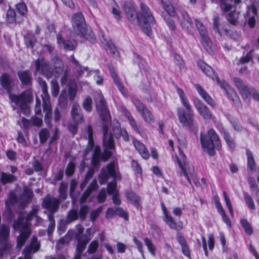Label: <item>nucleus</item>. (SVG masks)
<instances>
[{"instance_id": "obj_1", "label": "nucleus", "mask_w": 259, "mask_h": 259, "mask_svg": "<svg viewBox=\"0 0 259 259\" xmlns=\"http://www.w3.org/2000/svg\"><path fill=\"white\" fill-rule=\"evenodd\" d=\"M95 100L97 110L104 121L102 130L104 151L103 153H101L100 148L95 147L93 155L92 162L94 165H96L101 159L106 161L111 156L112 153L111 150L114 148V143L112 135L108 134L109 123H110L111 116L103 95L101 93H98L95 97Z\"/></svg>"}, {"instance_id": "obj_2", "label": "nucleus", "mask_w": 259, "mask_h": 259, "mask_svg": "<svg viewBox=\"0 0 259 259\" xmlns=\"http://www.w3.org/2000/svg\"><path fill=\"white\" fill-rule=\"evenodd\" d=\"M123 8L128 20L132 23H138L143 31L149 35L151 34L150 25L155 23V19L145 4L141 3V13H136L133 6L129 3H125Z\"/></svg>"}, {"instance_id": "obj_3", "label": "nucleus", "mask_w": 259, "mask_h": 259, "mask_svg": "<svg viewBox=\"0 0 259 259\" xmlns=\"http://www.w3.org/2000/svg\"><path fill=\"white\" fill-rule=\"evenodd\" d=\"M177 93L180 97L182 103L185 109L181 108L177 109V114L182 125L190 130L197 131V125L194 119V114L184 91L181 88H177Z\"/></svg>"}, {"instance_id": "obj_4", "label": "nucleus", "mask_w": 259, "mask_h": 259, "mask_svg": "<svg viewBox=\"0 0 259 259\" xmlns=\"http://www.w3.org/2000/svg\"><path fill=\"white\" fill-rule=\"evenodd\" d=\"M198 65L208 77L211 78L213 80H215L227 94L230 95V97L233 102H235L238 106H241L240 101L236 93L226 81L224 80L221 81L219 79L217 74L210 66L202 60H199L198 62Z\"/></svg>"}, {"instance_id": "obj_5", "label": "nucleus", "mask_w": 259, "mask_h": 259, "mask_svg": "<svg viewBox=\"0 0 259 259\" xmlns=\"http://www.w3.org/2000/svg\"><path fill=\"white\" fill-rule=\"evenodd\" d=\"M73 28L75 33L81 37H84L92 43L96 41V38L90 28H88L84 18L81 13L74 14L72 19Z\"/></svg>"}, {"instance_id": "obj_6", "label": "nucleus", "mask_w": 259, "mask_h": 259, "mask_svg": "<svg viewBox=\"0 0 259 259\" xmlns=\"http://www.w3.org/2000/svg\"><path fill=\"white\" fill-rule=\"evenodd\" d=\"M31 220V211L26 218L22 215L20 216L13 224L14 229L15 230H19L20 232L17 239V245L19 247H21L24 245L31 234L30 229Z\"/></svg>"}, {"instance_id": "obj_7", "label": "nucleus", "mask_w": 259, "mask_h": 259, "mask_svg": "<svg viewBox=\"0 0 259 259\" xmlns=\"http://www.w3.org/2000/svg\"><path fill=\"white\" fill-rule=\"evenodd\" d=\"M200 141L202 147L210 156H213L215 154V149L219 150L221 148V143L219 137L212 128L209 129L205 135L201 133Z\"/></svg>"}, {"instance_id": "obj_8", "label": "nucleus", "mask_w": 259, "mask_h": 259, "mask_svg": "<svg viewBox=\"0 0 259 259\" xmlns=\"http://www.w3.org/2000/svg\"><path fill=\"white\" fill-rule=\"evenodd\" d=\"M11 101L15 103L25 115L30 114V104L32 99V92L31 89L25 90L18 95L10 94Z\"/></svg>"}, {"instance_id": "obj_9", "label": "nucleus", "mask_w": 259, "mask_h": 259, "mask_svg": "<svg viewBox=\"0 0 259 259\" xmlns=\"http://www.w3.org/2000/svg\"><path fill=\"white\" fill-rule=\"evenodd\" d=\"M234 82L245 101L249 102V96H252L253 99L259 102V93L254 88L245 84L239 78L235 77Z\"/></svg>"}, {"instance_id": "obj_10", "label": "nucleus", "mask_w": 259, "mask_h": 259, "mask_svg": "<svg viewBox=\"0 0 259 259\" xmlns=\"http://www.w3.org/2000/svg\"><path fill=\"white\" fill-rule=\"evenodd\" d=\"M38 81L41 88L43 93L42 98L43 100V109L45 112V121L48 125H51L52 116V106L50 103V97L48 93L47 85L46 81L40 78H38Z\"/></svg>"}, {"instance_id": "obj_11", "label": "nucleus", "mask_w": 259, "mask_h": 259, "mask_svg": "<svg viewBox=\"0 0 259 259\" xmlns=\"http://www.w3.org/2000/svg\"><path fill=\"white\" fill-rule=\"evenodd\" d=\"M31 194V190L27 187H24L23 192L19 198H18L14 193L11 192L9 199L6 201V204L8 206L9 204H18L21 207H23L30 200Z\"/></svg>"}, {"instance_id": "obj_12", "label": "nucleus", "mask_w": 259, "mask_h": 259, "mask_svg": "<svg viewBox=\"0 0 259 259\" xmlns=\"http://www.w3.org/2000/svg\"><path fill=\"white\" fill-rule=\"evenodd\" d=\"M89 211V207L87 205H81L79 211L77 209H72L69 211L66 217V222L67 224L71 223L78 219L81 221H84Z\"/></svg>"}, {"instance_id": "obj_13", "label": "nucleus", "mask_w": 259, "mask_h": 259, "mask_svg": "<svg viewBox=\"0 0 259 259\" xmlns=\"http://www.w3.org/2000/svg\"><path fill=\"white\" fill-rule=\"evenodd\" d=\"M36 71L44 75L49 79L53 76V70L51 67L49 62L45 58H41L37 59L35 62Z\"/></svg>"}, {"instance_id": "obj_14", "label": "nucleus", "mask_w": 259, "mask_h": 259, "mask_svg": "<svg viewBox=\"0 0 259 259\" xmlns=\"http://www.w3.org/2000/svg\"><path fill=\"white\" fill-rule=\"evenodd\" d=\"M59 205V200L49 194L47 195L42 200V206L49 211V214H53L56 212L58 210Z\"/></svg>"}, {"instance_id": "obj_15", "label": "nucleus", "mask_w": 259, "mask_h": 259, "mask_svg": "<svg viewBox=\"0 0 259 259\" xmlns=\"http://www.w3.org/2000/svg\"><path fill=\"white\" fill-rule=\"evenodd\" d=\"M110 177L117 178V173L115 170V164L113 162L110 163L106 167L102 169L99 176L100 184H104Z\"/></svg>"}, {"instance_id": "obj_16", "label": "nucleus", "mask_w": 259, "mask_h": 259, "mask_svg": "<svg viewBox=\"0 0 259 259\" xmlns=\"http://www.w3.org/2000/svg\"><path fill=\"white\" fill-rule=\"evenodd\" d=\"M194 105L199 114L204 119H213L214 117L208 108L199 99H196L194 101Z\"/></svg>"}, {"instance_id": "obj_17", "label": "nucleus", "mask_w": 259, "mask_h": 259, "mask_svg": "<svg viewBox=\"0 0 259 259\" xmlns=\"http://www.w3.org/2000/svg\"><path fill=\"white\" fill-rule=\"evenodd\" d=\"M52 64V69L53 70V75L59 76L64 71L66 67L62 59L58 56H55L51 59Z\"/></svg>"}, {"instance_id": "obj_18", "label": "nucleus", "mask_w": 259, "mask_h": 259, "mask_svg": "<svg viewBox=\"0 0 259 259\" xmlns=\"http://www.w3.org/2000/svg\"><path fill=\"white\" fill-rule=\"evenodd\" d=\"M177 161L183 175L186 178L188 183L191 184V177H193L195 175L193 166L189 163H187L186 162H184L183 164L179 158H178Z\"/></svg>"}, {"instance_id": "obj_19", "label": "nucleus", "mask_w": 259, "mask_h": 259, "mask_svg": "<svg viewBox=\"0 0 259 259\" xmlns=\"http://www.w3.org/2000/svg\"><path fill=\"white\" fill-rule=\"evenodd\" d=\"M180 14L181 15L178 17L180 25L184 30L190 33L192 28L191 19L189 18L188 13L184 10H181Z\"/></svg>"}, {"instance_id": "obj_20", "label": "nucleus", "mask_w": 259, "mask_h": 259, "mask_svg": "<svg viewBox=\"0 0 259 259\" xmlns=\"http://www.w3.org/2000/svg\"><path fill=\"white\" fill-rule=\"evenodd\" d=\"M113 134L116 138L122 137L124 140H129L128 135L126 131L124 129H121L119 122L117 120H114L112 122Z\"/></svg>"}, {"instance_id": "obj_21", "label": "nucleus", "mask_w": 259, "mask_h": 259, "mask_svg": "<svg viewBox=\"0 0 259 259\" xmlns=\"http://www.w3.org/2000/svg\"><path fill=\"white\" fill-rule=\"evenodd\" d=\"M57 38L58 44L62 49L66 51H73L76 48V42L65 39L61 34H58Z\"/></svg>"}, {"instance_id": "obj_22", "label": "nucleus", "mask_w": 259, "mask_h": 259, "mask_svg": "<svg viewBox=\"0 0 259 259\" xmlns=\"http://www.w3.org/2000/svg\"><path fill=\"white\" fill-rule=\"evenodd\" d=\"M76 238L77 240V244L75 254L81 256L82 252L85 249L86 246L90 239L87 235H77Z\"/></svg>"}, {"instance_id": "obj_23", "label": "nucleus", "mask_w": 259, "mask_h": 259, "mask_svg": "<svg viewBox=\"0 0 259 259\" xmlns=\"http://www.w3.org/2000/svg\"><path fill=\"white\" fill-rule=\"evenodd\" d=\"M35 113L36 116H33V125L40 127L42 125V114L41 113L40 101L37 97L36 98L35 106Z\"/></svg>"}, {"instance_id": "obj_24", "label": "nucleus", "mask_w": 259, "mask_h": 259, "mask_svg": "<svg viewBox=\"0 0 259 259\" xmlns=\"http://www.w3.org/2000/svg\"><path fill=\"white\" fill-rule=\"evenodd\" d=\"M84 134L87 136L88 140V144L84 151V156H86L88 153L93 150L94 147V138L93 134V128L91 125H88L84 130Z\"/></svg>"}, {"instance_id": "obj_25", "label": "nucleus", "mask_w": 259, "mask_h": 259, "mask_svg": "<svg viewBox=\"0 0 259 259\" xmlns=\"http://www.w3.org/2000/svg\"><path fill=\"white\" fill-rule=\"evenodd\" d=\"M71 113L72 119L76 123H80L83 121V116L80 106L77 103H74L72 105Z\"/></svg>"}, {"instance_id": "obj_26", "label": "nucleus", "mask_w": 259, "mask_h": 259, "mask_svg": "<svg viewBox=\"0 0 259 259\" xmlns=\"http://www.w3.org/2000/svg\"><path fill=\"white\" fill-rule=\"evenodd\" d=\"M133 144L135 148L143 158L147 159L149 158V152L143 143L138 140H135L133 141Z\"/></svg>"}, {"instance_id": "obj_27", "label": "nucleus", "mask_w": 259, "mask_h": 259, "mask_svg": "<svg viewBox=\"0 0 259 259\" xmlns=\"http://www.w3.org/2000/svg\"><path fill=\"white\" fill-rule=\"evenodd\" d=\"M195 88L199 95L208 105L213 107H214L215 106V104L214 101L210 97V96L203 90V89L200 85L196 84L195 85Z\"/></svg>"}, {"instance_id": "obj_28", "label": "nucleus", "mask_w": 259, "mask_h": 259, "mask_svg": "<svg viewBox=\"0 0 259 259\" xmlns=\"http://www.w3.org/2000/svg\"><path fill=\"white\" fill-rule=\"evenodd\" d=\"M98 184L97 181L96 180L93 181L85 191L82 194L79 199V202L81 204L84 203L92 191L96 190Z\"/></svg>"}, {"instance_id": "obj_29", "label": "nucleus", "mask_w": 259, "mask_h": 259, "mask_svg": "<svg viewBox=\"0 0 259 259\" xmlns=\"http://www.w3.org/2000/svg\"><path fill=\"white\" fill-rule=\"evenodd\" d=\"M109 70L110 71V73L111 74V76L114 80V82L117 85L119 90L121 92V93L124 95V96H127V94L124 88V87L122 85V83L120 81V79L118 78L117 74L114 71V69L112 67H109Z\"/></svg>"}, {"instance_id": "obj_30", "label": "nucleus", "mask_w": 259, "mask_h": 259, "mask_svg": "<svg viewBox=\"0 0 259 259\" xmlns=\"http://www.w3.org/2000/svg\"><path fill=\"white\" fill-rule=\"evenodd\" d=\"M164 221L172 229L180 230L183 228L182 223L178 224L170 215H167L165 217Z\"/></svg>"}, {"instance_id": "obj_31", "label": "nucleus", "mask_w": 259, "mask_h": 259, "mask_svg": "<svg viewBox=\"0 0 259 259\" xmlns=\"http://www.w3.org/2000/svg\"><path fill=\"white\" fill-rule=\"evenodd\" d=\"M102 44L104 45V48L106 50L110 51V53L115 57H119V52L116 50L114 45L111 41H107L105 40V42L103 41Z\"/></svg>"}, {"instance_id": "obj_32", "label": "nucleus", "mask_w": 259, "mask_h": 259, "mask_svg": "<svg viewBox=\"0 0 259 259\" xmlns=\"http://www.w3.org/2000/svg\"><path fill=\"white\" fill-rule=\"evenodd\" d=\"M127 198L137 207L140 205V198L133 191H128L126 193Z\"/></svg>"}, {"instance_id": "obj_33", "label": "nucleus", "mask_w": 259, "mask_h": 259, "mask_svg": "<svg viewBox=\"0 0 259 259\" xmlns=\"http://www.w3.org/2000/svg\"><path fill=\"white\" fill-rule=\"evenodd\" d=\"M202 43L205 50L209 54L213 52L212 42L207 35L201 37Z\"/></svg>"}, {"instance_id": "obj_34", "label": "nucleus", "mask_w": 259, "mask_h": 259, "mask_svg": "<svg viewBox=\"0 0 259 259\" xmlns=\"http://www.w3.org/2000/svg\"><path fill=\"white\" fill-rule=\"evenodd\" d=\"M161 3L162 4L164 9L170 16H175V11L173 7L170 5L168 0H161Z\"/></svg>"}, {"instance_id": "obj_35", "label": "nucleus", "mask_w": 259, "mask_h": 259, "mask_svg": "<svg viewBox=\"0 0 259 259\" xmlns=\"http://www.w3.org/2000/svg\"><path fill=\"white\" fill-rule=\"evenodd\" d=\"M239 14V12L236 11H231L227 17L228 21L230 24L236 25L238 22Z\"/></svg>"}, {"instance_id": "obj_36", "label": "nucleus", "mask_w": 259, "mask_h": 259, "mask_svg": "<svg viewBox=\"0 0 259 259\" xmlns=\"http://www.w3.org/2000/svg\"><path fill=\"white\" fill-rule=\"evenodd\" d=\"M20 79L23 84H27L31 80V76L27 71H22L18 72Z\"/></svg>"}, {"instance_id": "obj_37", "label": "nucleus", "mask_w": 259, "mask_h": 259, "mask_svg": "<svg viewBox=\"0 0 259 259\" xmlns=\"http://www.w3.org/2000/svg\"><path fill=\"white\" fill-rule=\"evenodd\" d=\"M1 180L3 184H6L16 181V178L13 175L3 172L2 174Z\"/></svg>"}, {"instance_id": "obj_38", "label": "nucleus", "mask_w": 259, "mask_h": 259, "mask_svg": "<svg viewBox=\"0 0 259 259\" xmlns=\"http://www.w3.org/2000/svg\"><path fill=\"white\" fill-rule=\"evenodd\" d=\"M141 114L146 122L148 123L154 122L153 115L147 108L141 113Z\"/></svg>"}, {"instance_id": "obj_39", "label": "nucleus", "mask_w": 259, "mask_h": 259, "mask_svg": "<svg viewBox=\"0 0 259 259\" xmlns=\"http://www.w3.org/2000/svg\"><path fill=\"white\" fill-rule=\"evenodd\" d=\"M68 96L70 100H74L77 93V85L75 83H71L68 88Z\"/></svg>"}, {"instance_id": "obj_40", "label": "nucleus", "mask_w": 259, "mask_h": 259, "mask_svg": "<svg viewBox=\"0 0 259 259\" xmlns=\"http://www.w3.org/2000/svg\"><path fill=\"white\" fill-rule=\"evenodd\" d=\"M12 81V78L7 74H4L3 75L2 84L4 88L9 90L10 88Z\"/></svg>"}, {"instance_id": "obj_41", "label": "nucleus", "mask_w": 259, "mask_h": 259, "mask_svg": "<svg viewBox=\"0 0 259 259\" xmlns=\"http://www.w3.org/2000/svg\"><path fill=\"white\" fill-rule=\"evenodd\" d=\"M246 154L247 156V166L250 169L253 170L255 166L253 156L250 151L249 150H246Z\"/></svg>"}, {"instance_id": "obj_42", "label": "nucleus", "mask_w": 259, "mask_h": 259, "mask_svg": "<svg viewBox=\"0 0 259 259\" xmlns=\"http://www.w3.org/2000/svg\"><path fill=\"white\" fill-rule=\"evenodd\" d=\"M49 136L50 132L48 130L45 128L41 129L39 133L40 142L41 144L46 143Z\"/></svg>"}, {"instance_id": "obj_43", "label": "nucleus", "mask_w": 259, "mask_h": 259, "mask_svg": "<svg viewBox=\"0 0 259 259\" xmlns=\"http://www.w3.org/2000/svg\"><path fill=\"white\" fill-rule=\"evenodd\" d=\"M240 223L245 232L249 235H251L253 233V230L248 222L245 219H241Z\"/></svg>"}, {"instance_id": "obj_44", "label": "nucleus", "mask_w": 259, "mask_h": 259, "mask_svg": "<svg viewBox=\"0 0 259 259\" xmlns=\"http://www.w3.org/2000/svg\"><path fill=\"white\" fill-rule=\"evenodd\" d=\"M71 240V237L69 235H65L61 238L57 242L56 247L58 249H60L63 245L68 244Z\"/></svg>"}, {"instance_id": "obj_45", "label": "nucleus", "mask_w": 259, "mask_h": 259, "mask_svg": "<svg viewBox=\"0 0 259 259\" xmlns=\"http://www.w3.org/2000/svg\"><path fill=\"white\" fill-rule=\"evenodd\" d=\"M48 220L50 222L48 228V233L49 235H51L55 227V221L54 218L53 214H49L48 215Z\"/></svg>"}, {"instance_id": "obj_46", "label": "nucleus", "mask_w": 259, "mask_h": 259, "mask_svg": "<svg viewBox=\"0 0 259 259\" xmlns=\"http://www.w3.org/2000/svg\"><path fill=\"white\" fill-rule=\"evenodd\" d=\"M24 254V259H31V254L32 252V241L30 243L29 245L26 247L23 251ZM18 259H23L22 257H19Z\"/></svg>"}, {"instance_id": "obj_47", "label": "nucleus", "mask_w": 259, "mask_h": 259, "mask_svg": "<svg viewBox=\"0 0 259 259\" xmlns=\"http://www.w3.org/2000/svg\"><path fill=\"white\" fill-rule=\"evenodd\" d=\"M107 190L108 193L109 194L113 195L114 194L118 193V191L116 190V182L115 180L108 184Z\"/></svg>"}, {"instance_id": "obj_48", "label": "nucleus", "mask_w": 259, "mask_h": 259, "mask_svg": "<svg viewBox=\"0 0 259 259\" xmlns=\"http://www.w3.org/2000/svg\"><path fill=\"white\" fill-rule=\"evenodd\" d=\"M196 25L198 30L199 32L201 37L206 35L207 34V30L205 26L203 25L202 22L199 21L197 20H195Z\"/></svg>"}, {"instance_id": "obj_49", "label": "nucleus", "mask_w": 259, "mask_h": 259, "mask_svg": "<svg viewBox=\"0 0 259 259\" xmlns=\"http://www.w3.org/2000/svg\"><path fill=\"white\" fill-rule=\"evenodd\" d=\"M248 182L251 189L255 192L256 196L259 198V188L256 185L255 180L252 177H249L248 178Z\"/></svg>"}, {"instance_id": "obj_50", "label": "nucleus", "mask_w": 259, "mask_h": 259, "mask_svg": "<svg viewBox=\"0 0 259 259\" xmlns=\"http://www.w3.org/2000/svg\"><path fill=\"white\" fill-rule=\"evenodd\" d=\"M133 102L136 107L137 109L140 113L147 108L144 104L137 98H133Z\"/></svg>"}, {"instance_id": "obj_51", "label": "nucleus", "mask_w": 259, "mask_h": 259, "mask_svg": "<svg viewBox=\"0 0 259 259\" xmlns=\"http://www.w3.org/2000/svg\"><path fill=\"white\" fill-rule=\"evenodd\" d=\"M244 196L248 207L251 209H254L255 208V205L251 196L246 192L244 193Z\"/></svg>"}, {"instance_id": "obj_52", "label": "nucleus", "mask_w": 259, "mask_h": 259, "mask_svg": "<svg viewBox=\"0 0 259 259\" xmlns=\"http://www.w3.org/2000/svg\"><path fill=\"white\" fill-rule=\"evenodd\" d=\"M145 243L147 246V248L150 253L153 255H155L156 248L151 240L148 238H146L144 239Z\"/></svg>"}, {"instance_id": "obj_53", "label": "nucleus", "mask_w": 259, "mask_h": 259, "mask_svg": "<svg viewBox=\"0 0 259 259\" xmlns=\"http://www.w3.org/2000/svg\"><path fill=\"white\" fill-rule=\"evenodd\" d=\"M92 99L90 97H87L82 103L83 108L88 112L92 111Z\"/></svg>"}, {"instance_id": "obj_54", "label": "nucleus", "mask_w": 259, "mask_h": 259, "mask_svg": "<svg viewBox=\"0 0 259 259\" xmlns=\"http://www.w3.org/2000/svg\"><path fill=\"white\" fill-rule=\"evenodd\" d=\"M253 52V50H251L249 51V52L244 56L242 57L239 59V62L241 64H245L249 62L252 59V53Z\"/></svg>"}, {"instance_id": "obj_55", "label": "nucleus", "mask_w": 259, "mask_h": 259, "mask_svg": "<svg viewBox=\"0 0 259 259\" xmlns=\"http://www.w3.org/2000/svg\"><path fill=\"white\" fill-rule=\"evenodd\" d=\"M99 247V243L97 241L94 240L89 244L87 252L89 254L94 253Z\"/></svg>"}, {"instance_id": "obj_56", "label": "nucleus", "mask_w": 259, "mask_h": 259, "mask_svg": "<svg viewBox=\"0 0 259 259\" xmlns=\"http://www.w3.org/2000/svg\"><path fill=\"white\" fill-rule=\"evenodd\" d=\"M7 17L8 21L9 23H12L14 22H17L16 19V13L14 10L9 9L7 12Z\"/></svg>"}, {"instance_id": "obj_57", "label": "nucleus", "mask_w": 259, "mask_h": 259, "mask_svg": "<svg viewBox=\"0 0 259 259\" xmlns=\"http://www.w3.org/2000/svg\"><path fill=\"white\" fill-rule=\"evenodd\" d=\"M52 92V95L54 97H57L59 92V86L56 80H52L51 81Z\"/></svg>"}, {"instance_id": "obj_58", "label": "nucleus", "mask_w": 259, "mask_h": 259, "mask_svg": "<svg viewBox=\"0 0 259 259\" xmlns=\"http://www.w3.org/2000/svg\"><path fill=\"white\" fill-rule=\"evenodd\" d=\"M102 207L100 206L95 210H93L90 214V220L94 222L96 219L99 216L100 213L102 211Z\"/></svg>"}, {"instance_id": "obj_59", "label": "nucleus", "mask_w": 259, "mask_h": 259, "mask_svg": "<svg viewBox=\"0 0 259 259\" xmlns=\"http://www.w3.org/2000/svg\"><path fill=\"white\" fill-rule=\"evenodd\" d=\"M220 7L225 12H228L232 8V6L227 0H220Z\"/></svg>"}, {"instance_id": "obj_60", "label": "nucleus", "mask_w": 259, "mask_h": 259, "mask_svg": "<svg viewBox=\"0 0 259 259\" xmlns=\"http://www.w3.org/2000/svg\"><path fill=\"white\" fill-rule=\"evenodd\" d=\"M17 11L21 15H24L27 12V9L26 5L24 3H20L16 6Z\"/></svg>"}, {"instance_id": "obj_61", "label": "nucleus", "mask_w": 259, "mask_h": 259, "mask_svg": "<svg viewBox=\"0 0 259 259\" xmlns=\"http://www.w3.org/2000/svg\"><path fill=\"white\" fill-rule=\"evenodd\" d=\"M58 104L61 108H65L67 105V99L66 95H61L58 98Z\"/></svg>"}, {"instance_id": "obj_62", "label": "nucleus", "mask_w": 259, "mask_h": 259, "mask_svg": "<svg viewBox=\"0 0 259 259\" xmlns=\"http://www.w3.org/2000/svg\"><path fill=\"white\" fill-rule=\"evenodd\" d=\"M220 22V17L219 16H215L213 20V28L217 33L221 35V32L219 29Z\"/></svg>"}, {"instance_id": "obj_63", "label": "nucleus", "mask_w": 259, "mask_h": 259, "mask_svg": "<svg viewBox=\"0 0 259 259\" xmlns=\"http://www.w3.org/2000/svg\"><path fill=\"white\" fill-rule=\"evenodd\" d=\"M107 197L106 191L105 189L101 190L97 196V200L99 203L104 202Z\"/></svg>"}, {"instance_id": "obj_64", "label": "nucleus", "mask_w": 259, "mask_h": 259, "mask_svg": "<svg viewBox=\"0 0 259 259\" xmlns=\"http://www.w3.org/2000/svg\"><path fill=\"white\" fill-rule=\"evenodd\" d=\"M67 188V186L66 184L62 182L60 184V188H59V193L61 197L63 199H65L66 197V192Z\"/></svg>"}]
</instances>
